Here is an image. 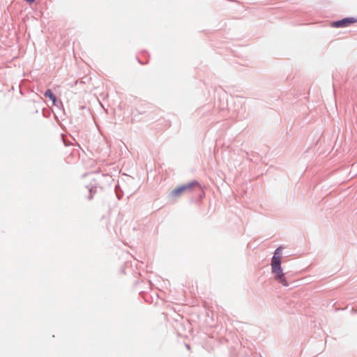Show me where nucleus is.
Wrapping results in <instances>:
<instances>
[{
    "label": "nucleus",
    "instance_id": "4",
    "mask_svg": "<svg viewBox=\"0 0 357 357\" xmlns=\"http://www.w3.org/2000/svg\"><path fill=\"white\" fill-rule=\"evenodd\" d=\"M275 274V279L278 280L284 287H287L289 285V282H287L282 270L280 272H277Z\"/></svg>",
    "mask_w": 357,
    "mask_h": 357
},
{
    "label": "nucleus",
    "instance_id": "6",
    "mask_svg": "<svg viewBox=\"0 0 357 357\" xmlns=\"http://www.w3.org/2000/svg\"><path fill=\"white\" fill-rule=\"evenodd\" d=\"M271 269H272V273H275L277 272H280L282 269L281 268V265H278V266H271Z\"/></svg>",
    "mask_w": 357,
    "mask_h": 357
},
{
    "label": "nucleus",
    "instance_id": "7",
    "mask_svg": "<svg viewBox=\"0 0 357 357\" xmlns=\"http://www.w3.org/2000/svg\"><path fill=\"white\" fill-rule=\"evenodd\" d=\"M26 2L29 3H33L35 0H25Z\"/></svg>",
    "mask_w": 357,
    "mask_h": 357
},
{
    "label": "nucleus",
    "instance_id": "2",
    "mask_svg": "<svg viewBox=\"0 0 357 357\" xmlns=\"http://www.w3.org/2000/svg\"><path fill=\"white\" fill-rule=\"evenodd\" d=\"M357 22V18L355 17H346L341 20L333 22L331 26L335 28L347 27L354 23Z\"/></svg>",
    "mask_w": 357,
    "mask_h": 357
},
{
    "label": "nucleus",
    "instance_id": "3",
    "mask_svg": "<svg viewBox=\"0 0 357 357\" xmlns=\"http://www.w3.org/2000/svg\"><path fill=\"white\" fill-rule=\"evenodd\" d=\"M282 250V248L281 247H279L275 250L274 256L273 257L271 260V266L281 265Z\"/></svg>",
    "mask_w": 357,
    "mask_h": 357
},
{
    "label": "nucleus",
    "instance_id": "5",
    "mask_svg": "<svg viewBox=\"0 0 357 357\" xmlns=\"http://www.w3.org/2000/svg\"><path fill=\"white\" fill-rule=\"evenodd\" d=\"M45 96L46 98H50L52 101L54 105L56 104V96L52 93L51 90H50V89L47 90L45 93Z\"/></svg>",
    "mask_w": 357,
    "mask_h": 357
},
{
    "label": "nucleus",
    "instance_id": "1",
    "mask_svg": "<svg viewBox=\"0 0 357 357\" xmlns=\"http://www.w3.org/2000/svg\"><path fill=\"white\" fill-rule=\"evenodd\" d=\"M197 185H198V183L196 181L181 185L173 190L171 195L174 197H178L185 192H190Z\"/></svg>",
    "mask_w": 357,
    "mask_h": 357
}]
</instances>
